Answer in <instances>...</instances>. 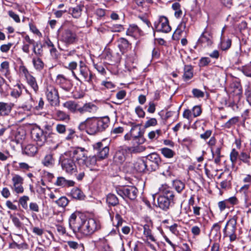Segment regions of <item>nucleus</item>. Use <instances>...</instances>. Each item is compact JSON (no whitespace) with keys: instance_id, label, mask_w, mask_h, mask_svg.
<instances>
[{"instance_id":"1","label":"nucleus","mask_w":251,"mask_h":251,"mask_svg":"<svg viewBox=\"0 0 251 251\" xmlns=\"http://www.w3.org/2000/svg\"><path fill=\"white\" fill-rule=\"evenodd\" d=\"M69 224L74 233H80L83 236L91 235L100 228L99 221L93 218L86 219L83 215L78 212L71 215Z\"/></svg>"},{"instance_id":"2","label":"nucleus","mask_w":251,"mask_h":251,"mask_svg":"<svg viewBox=\"0 0 251 251\" xmlns=\"http://www.w3.org/2000/svg\"><path fill=\"white\" fill-rule=\"evenodd\" d=\"M109 119L108 117L99 118L95 117L87 118L81 122L78 129L85 131L90 135H95L98 132L104 130L109 126Z\"/></svg>"},{"instance_id":"3","label":"nucleus","mask_w":251,"mask_h":251,"mask_svg":"<svg viewBox=\"0 0 251 251\" xmlns=\"http://www.w3.org/2000/svg\"><path fill=\"white\" fill-rule=\"evenodd\" d=\"M88 151L84 148L77 147L73 151V154L78 164L80 165H85L92 170L98 160L96 155L87 156Z\"/></svg>"},{"instance_id":"4","label":"nucleus","mask_w":251,"mask_h":251,"mask_svg":"<svg viewBox=\"0 0 251 251\" xmlns=\"http://www.w3.org/2000/svg\"><path fill=\"white\" fill-rule=\"evenodd\" d=\"M47 131H44L39 127L32 129L31 135L32 138L36 142L37 146L41 147L44 146L47 140V138H56L57 135L50 130L49 126H46Z\"/></svg>"},{"instance_id":"5","label":"nucleus","mask_w":251,"mask_h":251,"mask_svg":"<svg viewBox=\"0 0 251 251\" xmlns=\"http://www.w3.org/2000/svg\"><path fill=\"white\" fill-rule=\"evenodd\" d=\"M73 151L66 152L62 154L59 159V163L62 169L67 174L73 175L77 172L76 166L72 158Z\"/></svg>"},{"instance_id":"6","label":"nucleus","mask_w":251,"mask_h":251,"mask_svg":"<svg viewBox=\"0 0 251 251\" xmlns=\"http://www.w3.org/2000/svg\"><path fill=\"white\" fill-rule=\"evenodd\" d=\"M34 105V101L32 97L30 95L29 99L21 106H19L16 111V117L20 121L25 120L30 115V111Z\"/></svg>"},{"instance_id":"7","label":"nucleus","mask_w":251,"mask_h":251,"mask_svg":"<svg viewBox=\"0 0 251 251\" xmlns=\"http://www.w3.org/2000/svg\"><path fill=\"white\" fill-rule=\"evenodd\" d=\"M237 217L233 216L226 223L224 229V234L226 236H228L231 241H234L236 239L235 231L236 230V224Z\"/></svg>"},{"instance_id":"8","label":"nucleus","mask_w":251,"mask_h":251,"mask_svg":"<svg viewBox=\"0 0 251 251\" xmlns=\"http://www.w3.org/2000/svg\"><path fill=\"white\" fill-rule=\"evenodd\" d=\"M153 26L157 32L168 33L171 30L168 18L164 16H159L154 22Z\"/></svg>"},{"instance_id":"9","label":"nucleus","mask_w":251,"mask_h":251,"mask_svg":"<svg viewBox=\"0 0 251 251\" xmlns=\"http://www.w3.org/2000/svg\"><path fill=\"white\" fill-rule=\"evenodd\" d=\"M116 192L123 199L127 198L131 200H134L137 197L138 190L134 186H128L117 188Z\"/></svg>"},{"instance_id":"10","label":"nucleus","mask_w":251,"mask_h":251,"mask_svg":"<svg viewBox=\"0 0 251 251\" xmlns=\"http://www.w3.org/2000/svg\"><path fill=\"white\" fill-rule=\"evenodd\" d=\"M46 95L47 100L50 104L54 106L59 105V97L57 89L53 86H48L46 89Z\"/></svg>"},{"instance_id":"11","label":"nucleus","mask_w":251,"mask_h":251,"mask_svg":"<svg viewBox=\"0 0 251 251\" xmlns=\"http://www.w3.org/2000/svg\"><path fill=\"white\" fill-rule=\"evenodd\" d=\"M77 40L75 32L70 29H65L60 36V40L66 45L74 44Z\"/></svg>"},{"instance_id":"12","label":"nucleus","mask_w":251,"mask_h":251,"mask_svg":"<svg viewBox=\"0 0 251 251\" xmlns=\"http://www.w3.org/2000/svg\"><path fill=\"white\" fill-rule=\"evenodd\" d=\"M79 75L82 76L84 81L91 83L92 81L93 75L85 63L82 61L79 62Z\"/></svg>"},{"instance_id":"13","label":"nucleus","mask_w":251,"mask_h":251,"mask_svg":"<svg viewBox=\"0 0 251 251\" xmlns=\"http://www.w3.org/2000/svg\"><path fill=\"white\" fill-rule=\"evenodd\" d=\"M130 154L127 146H123L119 148L114 156V161L117 164H122L126 160V156Z\"/></svg>"},{"instance_id":"14","label":"nucleus","mask_w":251,"mask_h":251,"mask_svg":"<svg viewBox=\"0 0 251 251\" xmlns=\"http://www.w3.org/2000/svg\"><path fill=\"white\" fill-rule=\"evenodd\" d=\"M147 158L148 160L147 163L148 166H150V169L151 171H155L158 169L161 162V158L157 153H151L147 156Z\"/></svg>"},{"instance_id":"15","label":"nucleus","mask_w":251,"mask_h":251,"mask_svg":"<svg viewBox=\"0 0 251 251\" xmlns=\"http://www.w3.org/2000/svg\"><path fill=\"white\" fill-rule=\"evenodd\" d=\"M94 150L97 151V157L100 159H103L107 157L109 153V148L103 146L101 142H98L93 145Z\"/></svg>"},{"instance_id":"16","label":"nucleus","mask_w":251,"mask_h":251,"mask_svg":"<svg viewBox=\"0 0 251 251\" xmlns=\"http://www.w3.org/2000/svg\"><path fill=\"white\" fill-rule=\"evenodd\" d=\"M12 189L17 194H21L24 192V189L23 186L24 178L19 175H15L12 178Z\"/></svg>"},{"instance_id":"17","label":"nucleus","mask_w":251,"mask_h":251,"mask_svg":"<svg viewBox=\"0 0 251 251\" xmlns=\"http://www.w3.org/2000/svg\"><path fill=\"white\" fill-rule=\"evenodd\" d=\"M213 43L212 33L210 31L205 30L197 41V44H201L203 46H208Z\"/></svg>"},{"instance_id":"18","label":"nucleus","mask_w":251,"mask_h":251,"mask_svg":"<svg viewBox=\"0 0 251 251\" xmlns=\"http://www.w3.org/2000/svg\"><path fill=\"white\" fill-rule=\"evenodd\" d=\"M56 84L66 92H69L72 88L71 81L66 78L63 75H58L55 79Z\"/></svg>"},{"instance_id":"19","label":"nucleus","mask_w":251,"mask_h":251,"mask_svg":"<svg viewBox=\"0 0 251 251\" xmlns=\"http://www.w3.org/2000/svg\"><path fill=\"white\" fill-rule=\"evenodd\" d=\"M116 212L115 220L116 221V226L119 227L122 225L124 220L122 217L126 213V206L123 205H118L114 209Z\"/></svg>"},{"instance_id":"20","label":"nucleus","mask_w":251,"mask_h":251,"mask_svg":"<svg viewBox=\"0 0 251 251\" xmlns=\"http://www.w3.org/2000/svg\"><path fill=\"white\" fill-rule=\"evenodd\" d=\"M63 106L67 108L70 112L80 114V106L74 100H68L63 103Z\"/></svg>"},{"instance_id":"21","label":"nucleus","mask_w":251,"mask_h":251,"mask_svg":"<svg viewBox=\"0 0 251 251\" xmlns=\"http://www.w3.org/2000/svg\"><path fill=\"white\" fill-rule=\"evenodd\" d=\"M158 206L164 210L169 209L172 203H174V199H170L169 198L165 196H159L157 199Z\"/></svg>"},{"instance_id":"22","label":"nucleus","mask_w":251,"mask_h":251,"mask_svg":"<svg viewBox=\"0 0 251 251\" xmlns=\"http://www.w3.org/2000/svg\"><path fill=\"white\" fill-rule=\"evenodd\" d=\"M159 193L161 194L160 196H165L169 198L170 199H174V194L172 189L167 185H162L159 188Z\"/></svg>"},{"instance_id":"23","label":"nucleus","mask_w":251,"mask_h":251,"mask_svg":"<svg viewBox=\"0 0 251 251\" xmlns=\"http://www.w3.org/2000/svg\"><path fill=\"white\" fill-rule=\"evenodd\" d=\"M95 246L99 251H111V249L104 238L95 241Z\"/></svg>"},{"instance_id":"24","label":"nucleus","mask_w":251,"mask_h":251,"mask_svg":"<svg viewBox=\"0 0 251 251\" xmlns=\"http://www.w3.org/2000/svg\"><path fill=\"white\" fill-rule=\"evenodd\" d=\"M129 125L131 126L130 132L132 138L140 137L143 135V132L141 131V126L133 122H129Z\"/></svg>"},{"instance_id":"25","label":"nucleus","mask_w":251,"mask_h":251,"mask_svg":"<svg viewBox=\"0 0 251 251\" xmlns=\"http://www.w3.org/2000/svg\"><path fill=\"white\" fill-rule=\"evenodd\" d=\"M14 104L12 103L0 102V116L8 115L11 112Z\"/></svg>"},{"instance_id":"26","label":"nucleus","mask_w":251,"mask_h":251,"mask_svg":"<svg viewBox=\"0 0 251 251\" xmlns=\"http://www.w3.org/2000/svg\"><path fill=\"white\" fill-rule=\"evenodd\" d=\"M98 110L97 106L91 102L85 103L80 106V114H83L86 112L95 113Z\"/></svg>"},{"instance_id":"27","label":"nucleus","mask_w":251,"mask_h":251,"mask_svg":"<svg viewBox=\"0 0 251 251\" xmlns=\"http://www.w3.org/2000/svg\"><path fill=\"white\" fill-rule=\"evenodd\" d=\"M134 168L138 172H144L146 170H150L147 162L142 159H138L134 163Z\"/></svg>"},{"instance_id":"28","label":"nucleus","mask_w":251,"mask_h":251,"mask_svg":"<svg viewBox=\"0 0 251 251\" xmlns=\"http://www.w3.org/2000/svg\"><path fill=\"white\" fill-rule=\"evenodd\" d=\"M53 156V154L51 152L47 153L42 160V164L47 167H52L54 164Z\"/></svg>"},{"instance_id":"29","label":"nucleus","mask_w":251,"mask_h":251,"mask_svg":"<svg viewBox=\"0 0 251 251\" xmlns=\"http://www.w3.org/2000/svg\"><path fill=\"white\" fill-rule=\"evenodd\" d=\"M194 75L193 67L191 65H185L182 78L185 81L191 79Z\"/></svg>"},{"instance_id":"30","label":"nucleus","mask_w":251,"mask_h":251,"mask_svg":"<svg viewBox=\"0 0 251 251\" xmlns=\"http://www.w3.org/2000/svg\"><path fill=\"white\" fill-rule=\"evenodd\" d=\"M55 184L61 187H70L74 186L75 182L73 180H67L64 177L60 176L57 177Z\"/></svg>"},{"instance_id":"31","label":"nucleus","mask_w":251,"mask_h":251,"mask_svg":"<svg viewBox=\"0 0 251 251\" xmlns=\"http://www.w3.org/2000/svg\"><path fill=\"white\" fill-rule=\"evenodd\" d=\"M45 44L49 49L50 55L53 57L56 58L58 56V51L53 43L49 38H47L45 41Z\"/></svg>"},{"instance_id":"32","label":"nucleus","mask_w":251,"mask_h":251,"mask_svg":"<svg viewBox=\"0 0 251 251\" xmlns=\"http://www.w3.org/2000/svg\"><path fill=\"white\" fill-rule=\"evenodd\" d=\"M32 62L33 67L36 71L41 72L44 69L45 64L39 57H33Z\"/></svg>"},{"instance_id":"33","label":"nucleus","mask_w":251,"mask_h":251,"mask_svg":"<svg viewBox=\"0 0 251 251\" xmlns=\"http://www.w3.org/2000/svg\"><path fill=\"white\" fill-rule=\"evenodd\" d=\"M144 235L146 237L148 240H150L152 242H155L156 240L151 233L152 226L151 224H146L143 226Z\"/></svg>"},{"instance_id":"34","label":"nucleus","mask_w":251,"mask_h":251,"mask_svg":"<svg viewBox=\"0 0 251 251\" xmlns=\"http://www.w3.org/2000/svg\"><path fill=\"white\" fill-rule=\"evenodd\" d=\"M55 119L57 121H65L70 120V116L65 112L56 110L55 113Z\"/></svg>"},{"instance_id":"35","label":"nucleus","mask_w":251,"mask_h":251,"mask_svg":"<svg viewBox=\"0 0 251 251\" xmlns=\"http://www.w3.org/2000/svg\"><path fill=\"white\" fill-rule=\"evenodd\" d=\"M106 202L109 206L117 207L119 205V199L115 195L109 193L106 196Z\"/></svg>"},{"instance_id":"36","label":"nucleus","mask_w":251,"mask_h":251,"mask_svg":"<svg viewBox=\"0 0 251 251\" xmlns=\"http://www.w3.org/2000/svg\"><path fill=\"white\" fill-rule=\"evenodd\" d=\"M83 8V5H78L74 8L69 9V13L75 18H78L81 15V12Z\"/></svg>"},{"instance_id":"37","label":"nucleus","mask_w":251,"mask_h":251,"mask_svg":"<svg viewBox=\"0 0 251 251\" xmlns=\"http://www.w3.org/2000/svg\"><path fill=\"white\" fill-rule=\"evenodd\" d=\"M141 30L135 25H130L128 28L127 29L126 34L128 36H136L140 34Z\"/></svg>"},{"instance_id":"38","label":"nucleus","mask_w":251,"mask_h":251,"mask_svg":"<svg viewBox=\"0 0 251 251\" xmlns=\"http://www.w3.org/2000/svg\"><path fill=\"white\" fill-rule=\"evenodd\" d=\"M27 84L33 89L34 91L36 93L39 89L36 79L31 75L25 78Z\"/></svg>"},{"instance_id":"39","label":"nucleus","mask_w":251,"mask_h":251,"mask_svg":"<svg viewBox=\"0 0 251 251\" xmlns=\"http://www.w3.org/2000/svg\"><path fill=\"white\" fill-rule=\"evenodd\" d=\"M132 146L127 147V150L130 153L141 152L146 150V147L143 145L132 144Z\"/></svg>"},{"instance_id":"40","label":"nucleus","mask_w":251,"mask_h":251,"mask_svg":"<svg viewBox=\"0 0 251 251\" xmlns=\"http://www.w3.org/2000/svg\"><path fill=\"white\" fill-rule=\"evenodd\" d=\"M38 151V148L37 146L34 145L29 144L25 147L24 150V152L26 154L32 156L36 154Z\"/></svg>"},{"instance_id":"41","label":"nucleus","mask_w":251,"mask_h":251,"mask_svg":"<svg viewBox=\"0 0 251 251\" xmlns=\"http://www.w3.org/2000/svg\"><path fill=\"white\" fill-rule=\"evenodd\" d=\"M71 196L77 200H82L84 198L83 192L78 188H74L71 191Z\"/></svg>"},{"instance_id":"42","label":"nucleus","mask_w":251,"mask_h":251,"mask_svg":"<svg viewBox=\"0 0 251 251\" xmlns=\"http://www.w3.org/2000/svg\"><path fill=\"white\" fill-rule=\"evenodd\" d=\"M172 8L175 11V16L176 18H179L182 15L183 12L181 9V5L178 2H175L172 5Z\"/></svg>"},{"instance_id":"43","label":"nucleus","mask_w":251,"mask_h":251,"mask_svg":"<svg viewBox=\"0 0 251 251\" xmlns=\"http://www.w3.org/2000/svg\"><path fill=\"white\" fill-rule=\"evenodd\" d=\"M239 160L247 165H251V156L250 153L242 151L239 155Z\"/></svg>"},{"instance_id":"44","label":"nucleus","mask_w":251,"mask_h":251,"mask_svg":"<svg viewBox=\"0 0 251 251\" xmlns=\"http://www.w3.org/2000/svg\"><path fill=\"white\" fill-rule=\"evenodd\" d=\"M129 42L124 38H121L118 40V47L121 51L124 52L128 47Z\"/></svg>"},{"instance_id":"45","label":"nucleus","mask_w":251,"mask_h":251,"mask_svg":"<svg viewBox=\"0 0 251 251\" xmlns=\"http://www.w3.org/2000/svg\"><path fill=\"white\" fill-rule=\"evenodd\" d=\"M161 153L167 158H171L174 157L175 152L171 149L168 148H163L160 150Z\"/></svg>"},{"instance_id":"46","label":"nucleus","mask_w":251,"mask_h":251,"mask_svg":"<svg viewBox=\"0 0 251 251\" xmlns=\"http://www.w3.org/2000/svg\"><path fill=\"white\" fill-rule=\"evenodd\" d=\"M77 66V63L75 61H72L69 63V64H68V66L67 67V68H68V69L72 71V75L75 79H76L77 80L80 82H82L81 79L76 75L74 72V70L76 69Z\"/></svg>"},{"instance_id":"47","label":"nucleus","mask_w":251,"mask_h":251,"mask_svg":"<svg viewBox=\"0 0 251 251\" xmlns=\"http://www.w3.org/2000/svg\"><path fill=\"white\" fill-rule=\"evenodd\" d=\"M173 186L178 193H181L185 188V184L179 180H174Z\"/></svg>"},{"instance_id":"48","label":"nucleus","mask_w":251,"mask_h":251,"mask_svg":"<svg viewBox=\"0 0 251 251\" xmlns=\"http://www.w3.org/2000/svg\"><path fill=\"white\" fill-rule=\"evenodd\" d=\"M239 155L238 152L235 149L232 150L230 153V159L233 165L236 164L238 158L239 159Z\"/></svg>"},{"instance_id":"49","label":"nucleus","mask_w":251,"mask_h":251,"mask_svg":"<svg viewBox=\"0 0 251 251\" xmlns=\"http://www.w3.org/2000/svg\"><path fill=\"white\" fill-rule=\"evenodd\" d=\"M0 72L4 75H7L9 73V65L7 61H4L0 64Z\"/></svg>"},{"instance_id":"50","label":"nucleus","mask_w":251,"mask_h":251,"mask_svg":"<svg viewBox=\"0 0 251 251\" xmlns=\"http://www.w3.org/2000/svg\"><path fill=\"white\" fill-rule=\"evenodd\" d=\"M22 93V86L20 85H17L15 86V88L13 89L12 91L11 92V95L12 96L15 98L19 97Z\"/></svg>"},{"instance_id":"51","label":"nucleus","mask_w":251,"mask_h":251,"mask_svg":"<svg viewBox=\"0 0 251 251\" xmlns=\"http://www.w3.org/2000/svg\"><path fill=\"white\" fill-rule=\"evenodd\" d=\"M231 44V41L229 39H227L226 40H222L220 44V48L223 50H225L228 49Z\"/></svg>"},{"instance_id":"52","label":"nucleus","mask_w":251,"mask_h":251,"mask_svg":"<svg viewBox=\"0 0 251 251\" xmlns=\"http://www.w3.org/2000/svg\"><path fill=\"white\" fill-rule=\"evenodd\" d=\"M56 203L60 207H64L67 205L69 201L65 197H61L55 201Z\"/></svg>"},{"instance_id":"53","label":"nucleus","mask_w":251,"mask_h":251,"mask_svg":"<svg viewBox=\"0 0 251 251\" xmlns=\"http://www.w3.org/2000/svg\"><path fill=\"white\" fill-rule=\"evenodd\" d=\"M238 121V117H234L230 119L224 126V127L226 128H229L232 126L235 125Z\"/></svg>"},{"instance_id":"54","label":"nucleus","mask_w":251,"mask_h":251,"mask_svg":"<svg viewBox=\"0 0 251 251\" xmlns=\"http://www.w3.org/2000/svg\"><path fill=\"white\" fill-rule=\"evenodd\" d=\"M161 133V130L159 129L151 131L148 133V137L151 140H156L158 139Z\"/></svg>"},{"instance_id":"55","label":"nucleus","mask_w":251,"mask_h":251,"mask_svg":"<svg viewBox=\"0 0 251 251\" xmlns=\"http://www.w3.org/2000/svg\"><path fill=\"white\" fill-rule=\"evenodd\" d=\"M29 198L28 196H24L22 197L19 199V203L22 205V207L25 209L27 208V201L29 200Z\"/></svg>"},{"instance_id":"56","label":"nucleus","mask_w":251,"mask_h":251,"mask_svg":"<svg viewBox=\"0 0 251 251\" xmlns=\"http://www.w3.org/2000/svg\"><path fill=\"white\" fill-rule=\"evenodd\" d=\"M192 113L194 117H197L200 116L201 113V109L200 106H195L192 111Z\"/></svg>"},{"instance_id":"57","label":"nucleus","mask_w":251,"mask_h":251,"mask_svg":"<svg viewBox=\"0 0 251 251\" xmlns=\"http://www.w3.org/2000/svg\"><path fill=\"white\" fill-rule=\"evenodd\" d=\"M145 141L146 139L143 135L140 137L133 138L132 139V144L142 145V144L145 143Z\"/></svg>"},{"instance_id":"58","label":"nucleus","mask_w":251,"mask_h":251,"mask_svg":"<svg viewBox=\"0 0 251 251\" xmlns=\"http://www.w3.org/2000/svg\"><path fill=\"white\" fill-rule=\"evenodd\" d=\"M56 130L59 134H64L66 131V126L63 124H57L56 126Z\"/></svg>"},{"instance_id":"59","label":"nucleus","mask_w":251,"mask_h":251,"mask_svg":"<svg viewBox=\"0 0 251 251\" xmlns=\"http://www.w3.org/2000/svg\"><path fill=\"white\" fill-rule=\"evenodd\" d=\"M210 62L211 60L208 57H202L200 60L199 66L201 67L207 66Z\"/></svg>"},{"instance_id":"60","label":"nucleus","mask_w":251,"mask_h":251,"mask_svg":"<svg viewBox=\"0 0 251 251\" xmlns=\"http://www.w3.org/2000/svg\"><path fill=\"white\" fill-rule=\"evenodd\" d=\"M19 71L25 78L31 75L27 69L24 65H21L19 67Z\"/></svg>"},{"instance_id":"61","label":"nucleus","mask_w":251,"mask_h":251,"mask_svg":"<svg viewBox=\"0 0 251 251\" xmlns=\"http://www.w3.org/2000/svg\"><path fill=\"white\" fill-rule=\"evenodd\" d=\"M182 116L184 118L187 119L190 122L191 121L193 115L189 109H185L183 112Z\"/></svg>"},{"instance_id":"62","label":"nucleus","mask_w":251,"mask_h":251,"mask_svg":"<svg viewBox=\"0 0 251 251\" xmlns=\"http://www.w3.org/2000/svg\"><path fill=\"white\" fill-rule=\"evenodd\" d=\"M29 209L35 212H39V206L38 204L34 202H31L29 203Z\"/></svg>"},{"instance_id":"63","label":"nucleus","mask_w":251,"mask_h":251,"mask_svg":"<svg viewBox=\"0 0 251 251\" xmlns=\"http://www.w3.org/2000/svg\"><path fill=\"white\" fill-rule=\"evenodd\" d=\"M193 95L196 98H202L204 97V93L198 89H194L192 90Z\"/></svg>"},{"instance_id":"64","label":"nucleus","mask_w":251,"mask_h":251,"mask_svg":"<svg viewBox=\"0 0 251 251\" xmlns=\"http://www.w3.org/2000/svg\"><path fill=\"white\" fill-rule=\"evenodd\" d=\"M101 85L104 86L106 88L111 89L115 88V85L111 81H103L101 82Z\"/></svg>"}]
</instances>
